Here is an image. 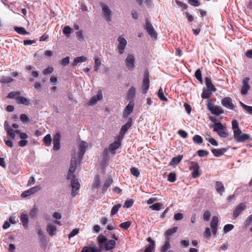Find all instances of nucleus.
Here are the masks:
<instances>
[{
	"instance_id": "nucleus-2",
	"label": "nucleus",
	"mask_w": 252,
	"mask_h": 252,
	"mask_svg": "<svg viewBox=\"0 0 252 252\" xmlns=\"http://www.w3.org/2000/svg\"><path fill=\"white\" fill-rule=\"evenodd\" d=\"M213 127L214 131L216 132L220 137L225 138L228 135L225 127L221 123H215Z\"/></svg>"
},
{
	"instance_id": "nucleus-59",
	"label": "nucleus",
	"mask_w": 252,
	"mask_h": 252,
	"mask_svg": "<svg viewBox=\"0 0 252 252\" xmlns=\"http://www.w3.org/2000/svg\"><path fill=\"white\" fill-rule=\"evenodd\" d=\"M188 2L192 6L197 7L200 5V2L198 0H188Z\"/></svg>"
},
{
	"instance_id": "nucleus-11",
	"label": "nucleus",
	"mask_w": 252,
	"mask_h": 252,
	"mask_svg": "<svg viewBox=\"0 0 252 252\" xmlns=\"http://www.w3.org/2000/svg\"><path fill=\"white\" fill-rule=\"evenodd\" d=\"M222 105L227 109L233 110L235 105L232 103V99L230 97H224L221 101Z\"/></svg>"
},
{
	"instance_id": "nucleus-32",
	"label": "nucleus",
	"mask_w": 252,
	"mask_h": 252,
	"mask_svg": "<svg viewBox=\"0 0 252 252\" xmlns=\"http://www.w3.org/2000/svg\"><path fill=\"white\" fill-rule=\"evenodd\" d=\"M205 84L208 90L213 92L216 91L215 87L212 84L211 80L209 77L205 78Z\"/></svg>"
},
{
	"instance_id": "nucleus-38",
	"label": "nucleus",
	"mask_w": 252,
	"mask_h": 252,
	"mask_svg": "<svg viewBox=\"0 0 252 252\" xmlns=\"http://www.w3.org/2000/svg\"><path fill=\"white\" fill-rule=\"evenodd\" d=\"M211 90L204 88L203 89V92L201 94V97L202 98H208L212 95Z\"/></svg>"
},
{
	"instance_id": "nucleus-62",
	"label": "nucleus",
	"mask_w": 252,
	"mask_h": 252,
	"mask_svg": "<svg viewBox=\"0 0 252 252\" xmlns=\"http://www.w3.org/2000/svg\"><path fill=\"white\" fill-rule=\"evenodd\" d=\"M211 217V213L209 211H206L203 214V219L205 221H208Z\"/></svg>"
},
{
	"instance_id": "nucleus-19",
	"label": "nucleus",
	"mask_w": 252,
	"mask_h": 252,
	"mask_svg": "<svg viewBox=\"0 0 252 252\" xmlns=\"http://www.w3.org/2000/svg\"><path fill=\"white\" fill-rule=\"evenodd\" d=\"M60 138L61 135L59 133H57L53 138V150L58 151L60 148Z\"/></svg>"
},
{
	"instance_id": "nucleus-36",
	"label": "nucleus",
	"mask_w": 252,
	"mask_h": 252,
	"mask_svg": "<svg viewBox=\"0 0 252 252\" xmlns=\"http://www.w3.org/2000/svg\"><path fill=\"white\" fill-rule=\"evenodd\" d=\"M219 219L217 216L213 217L210 222V226L211 228L218 227Z\"/></svg>"
},
{
	"instance_id": "nucleus-28",
	"label": "nucleus",
	"mask_w": 252,
	"mask_h": 252,
	"mask_svg": "<svg viewBox=\"0 0 252 252\" xmlns=\"http://www.w3.org/2000/svg\"><path fill=\"white\" fill-rule=\"evenodd\" d=\"M46 230L49 235L52 236L55 235L57 228L55 225L50 223L47 226Z\"/></svg>"
},
{
	"instance_id": "nucleus-61",
	"label": "nucleus",
	"mask_w": 252,
	"mask_h": 252,
	"mask_svg": "<svg viewBox=\"0 0 252 252\" xmlns=\"http://www.w3.org/2000/svg\"><path fill=\"white\" fill-rule=\"evenodd\" d=\"M176 174L174 173H170L168 175V180L171 182H174L176 181Z\"/></svg>"
},
{
	"instance_id": "nucleus-10",
	"label": "nucleus",
	"mask_w": 252,
	"mask_h": 252,
	"mask_svg": "<svg viewBox=\"0 0 252 252\" xmlns=\"http://www.w3.org/2000/svg\"><path fill=\"white\" fill-rule=\"evenodd\" d=\"M149 87L150 80L149 73L148 72H145L142 87V92L144 94H145L147 93Z\"/></svg>"
},
{
	"instance_id": "nucleus-14",
	"label": "nucleus",
	"mask_w": 252,
	"mask_h": 252,
	"mask_svg": "<svg viewBox=\"0 0 252 252\" xmlns=\"http://www.w3.org/2000/svg\"><path fill=\"white\" fill-rule=\"evenodd\" d=\"M102 97L103 95L102 91L101 90H99L98 91L97 94L93 96L91 98L90 101L89 102V104L91 105H93L96 104L98 101L101 100L102 99Z\"/></svg>"
},
{
	"instance_id": "nucleus-49",
	"label": "nucleus",
	"mask_w": 252,
	"mask_h": 252,
	"mask_svg": "<svg viewBox=\"0 0 252 252\" xmlns=\"http://www.w3.org/2000/svg\"><path fill=\"white\" fill-rule=\"evenodd\" d=\"M192 140L194 143L198 144H200L203 142L202 138L199 135H195L193 137Z\"/></svg>"
},
{
	"instance_id": "nucleus-30",
	"label": "nucleus",
	"mask_w": 252,
	"mask_h": 252,
	"mask_svg": "<svg viewBox=\"0 0 252 252\" xmlns=\"http://www.w3.org/2000/svg\"><path fill=\"white\" fill-rule=\"evenodd\" d=\"M97 240L99 244V248H102V250L103 249V246L107 240L106 237L102 235H100L97 237Z\"/></svg>"
},
{
	"instance_id": "nucleus-17",
	"label": "nucleus",
	"mask_w": 252,
	"mask_h": 252,
	"mask_svg": "<svg viewBox=\"0 0 252 252\" xmlns=\"http://www.w3.org/2000/svg\"><path fill=\"white\" fill-rule=\"evenodd\" d=\"M40 189V187L39 186H35L34 187L31 188L30 189L24 191L22 193L21 196L22 197H28L32 194L35 193L36 192H37V191H38Z\"/></svg>"
},
{
	"instance_id": "nucleus-52",
	"label": "nucleus",
	"mask_w": 252,
	"mask_h": 252,
	"mask_svg": "<svg viewBox=\"0 0 252 252\" xmlns=\"http://www.w3.org/2000/svg\"><path fill=\"white\" fill-rule=\"evenodd\" d=\"M7 133L8 136L11 139H14L15 136V131L12 128H8Z\"/></svg>"
},
{
	"instance_id": "nucleus-27",
	"label": "nucleus",
	"mask_w": 252,
	"mask_h": 252,
	"mask_svg": "<svg viewBox=\"0 0 252 252\" xmlns=\"http://www.w3.org/2000/svg\"><path fill=\"white\" fill-rule=\"evenodd\" d=\"M102 248H96L94 247L86 246L83 248L81 252H100Z\"/></svg>"
},
{
	"instance_id": "nucleus-21",
	"label": "nucleus",
	"mask_w": 252,
	"mask_h": 252,
	"mask_svg": "<svg viewBox=\"0 0 252 252\" xmlns=\"http://www.w3.org/2000/svg\"><path fill=\"white\" fill-rule=\"evenodd\" d=\"M131 125L132 119L129 118L127 122L122 126L120 130V134L122 135H125L127 130L131 127Z\"/></svg>"
},
{
	"instance_id": "nucleus-45",
	"label": "nucleus",
	"mask_w": 252,
	"mask_h": 252,
	"mask_svg": "<svg viewBox=\"0 0 252 252\" xmlns=\"http://www.w3.org/2000/svg\"><path fill=\"white\" fill-rule=\"evenodd\" d=\"M13 81V79L11 77L8 76H3L0 80V82L3 84H9Z\"/></svg>"
},
{
	"instance_id": "nucleus-29",
	"label": "nucleus",
	"mask_w": 252,
	"mask_h": 252,
	"mask_svg": "<svg viewBox=\"0 0 252 252\" xmlns=\"http://www.w3.org/2000/svg\"><path fill=\"white\" fill-rule=\"evenodd\" d=\"M170 237H167L165 238L164 244L160 248V252H166L167 250L170 248Z\"/></svg>"
},
{
	"instance_id": "nucleus-56",
	"label": "nucleus",
	"mask_w": 252,
	"mask_h": 252,
	"mask_svg": "<svg viewBox=\"0 0 252 252\" xmlns=\"http://www.w3.org/2000/svg\"><path fill=\"white\" fill-rule=\"evenodd\" d=\"M195 76L198 81H199L201 83H202L201 72L200 69H197L195 71Z\"/></svg>"
},
{
	"instance_id": "nucleus-18",
	"label": "nucleus",
	"mask_w": 252,
	"mask_h": 252,
	"mask_svg": "<svg viewBox=\"0 0 252 252\" xmlns=\"http://www.w3.org/2000/svg\"><path fill=\"white\" fill-rule=\"evenodd\" d=\"M134 105V103L133 101H130L129 102L128 104L126 106L124 111V117L125 118L128 117V116L132 113Z\"/></svg>"
},
{
	"instance_id": "nucleus-41",
	"label": "nucleus",
	"mask_w": 252,
	"mask_h": 252,
	"mask_svg": "<svg viewBox=\"0 0 252 252\" xmlns=\"http://www.w3.org/2000/svg\"><path fill=\"white\" fill-rule=\"evenodd\" d=\"M122 207L121 204H118L116 205H115L112 207L111 211V215L113 216L117 214L119 210V209Z\"/></svg>"
},
{
	"instance_id": "nucleus-20",
	"label": "nucleus",
	"mask_w": 252,
	"mask_h": 252,
	"mask_svg": "<svg viewBox=\"0 0 252 252\" xmlns=\"http://www.w3.org/2000/svg\"><path fill=\"white\" fill-rule=\"evenodd\" d=\"M136 89L135 87L132 86L127 91V99L130 101H133L134 98L135 97Z\"/></svg>"
},
{
	"instance_id": "nucleus-5",
	"label": "nucleus",
	"mask_w": 252,
	"mask_h": 252,
	"mask_svg": "<svg viewBox=\"0 0 252 252\" xmlns=\"http://www.w3.org/2000/svg\"><path fill=\"white\" fill-rule=\"evenodd\" d=\"M126 65L129 70L132 71L135 68V58L134 55L131 54L127 55L126 60Z\"/></svg>"
},
{
	"instance_id": "nucleus-23",
	"label": "nucleus",
	"mask_w": 252,
	"mask_h": 252,
	"mask_svg": "<svg viewBox=\"0 0 252 252\" xmlns=\"http://www.w3.org/2000/svg\"><path fill=\"white\" fill-rule=\"evenodd\" d=\"M20 220L25 228H27L28 226L29 219L27 213H22L21 214Z\"/></svg>"
},
{
	"instance_id": "nucleus-43",
	"label": "nucleus",
	"mask_w": 252,
	"mask_h": 252,
	"mask_svg": "<svg viewBox=\"0 0 252 252\" xmlns=\"http://www.w3.org/2000/svg\"><path fill=\"white\" fill-rule=\"evenodd\" d=\"M44 143L46 144V146H49L51 144L52 142V138L50 134H47L43 139Z\"/></svg>"
},
{
	"instance_id": "nucleus-1",
	"label": "nucleus",
	"mask_w": 252,
	"mask_h": 252,
	"mask_svg": "<svg viewBox=\"0 0 252 252\" xmlns=\"http://www.w3.org/2000/svg\"><path fill=\"white\" fill-rule=\"evenodd\" d=\"M232 128L234 133V138L238 142H244L249 139L250 136L249 134H242V131L239 127V123L237 120H234L232 122Z\"/></svg>"
},
{
	"instance_id": "nucleus-15",
	"label": "nucleus",
	"mask_w": 252,
	"mask_h": 252,
	"mask_svg": "<svg viewBox=\"0 0 252 252\" xmlns=\"http://www.w3.org/2000/svg\"><path fill=\"white\" fill-rule=\"evenodd\" d=\"M88 144L87 143L82 141L79 144V152L78 154V158L81 160L84 155L86 149L88 148Z\"/></svg>"
},
{
	"instance_id": "nucleus-22",
	"label": "nucleus",
	"mask_w": 252,
	"mask_h": 252,
	"mask_svg": "<svg viewBox=\"0 0 252 252\" xmlns=\"http://www.w3.org/2000/svg\"><path fill=\"white\" fill-rule=\"evenodd\" d=\"M215 189L216 191L219 193L220 195H222V193L224 191L225 189L222 182L220 181H217L215 183Z\"/></svg>"
},
{
	"instance_id": "nucleus-39",
	"label": "nucleus",
	"mask_w": 252,
	"mask_h": 252,
	"mask_svg": "<svg viewBox=\"0 0 252 252\" xmlns=\"http://www.w3.org/2000/svg\"><path fill=\"white\" fill-rule=\"evenodd\" d=\"M113 182V180L111 178H108L105 182L103 187L102 188L103 191H105L109 187Z\"/></svg>"
},
{
	"instance_id": "nucleus-12",
	"label": "nucleus",
	"mask_w": 252,
	"mask_h": 252,
	"mask_svg": "<svg viewBox=\"0 0 252 252\" xmlns=\"http://www.w3.org/2000/svg\"><path fill=\"white\" fill-rule=\"evenodd\" d=\"M249 78L245 77L242 81L243 85L241 89V93L242 94L245 95L247 94L248 91L250 89L249 85Z\"/></svg>"
},
{
	"instance_id": "nucleus-63",
	"label": "nucleus",
	"mask_w": 252,
	"mask_h": 252,
	"mask_svg": "<svg viewBox=\"0 0 252 252\" xmlns=\"http://www.w3.org/2000/svg\"><path fill=\"white\" fill-rule=\"evenodd\" d=\"M20 119L21 121L24 123L29 122L30 121L28 117L24 114L21 115Z\"/></svg>"
},
{
	"instance_id": "nucleus-40",
	"label": "nucleus",
	"mask_w": 252,
	"mask_h": 252,
	"mask_svg": "<svg viewBox=\"0 0 252 252\" xmlns=\"http://www.w3.org/2000/svg\"><path fill=\"white\" fill-rule=\"evenodd\" d=\"M94 71H97L99 69V66H100L101 64V62L100 59H99L97 57H95L94 58Z\"/></svg>"
},
{
	"instance_id": "nucleus-54",
	"label": "nucleus",
	"mask_w": 252,
	"mask_h": 252,
	"mask_svg": "<svg viewBox=\"0 0 252 252\" xmlns=\"http://www.w3.org/2000/svg\"><path fill=\"white\" fill-rule=\"evenodd\" d=\"M100 185V179L98 175H96L94 178V180L93 183L94 187L98 188Z\"/></svg>"
},
{
	"instance_id": "nucleus-57",
	"label": "nucleus",
	"mask_w": 252,
	"mask_h": 252,
	"mask_svg": "<svg viewBox=\"0 0 252 252\" xmlns=\"http://www.w3.org/2000/svg\"><path fill=\"white\" fill-rule=\"evenodd\" d=\"M133 204V201L132 199L126 200L124 205V207L126 208H129L131 207Z\"/></svg>"
},
{
	"instance_id": "nucleus-7",
	"label": "nucleus",
	"mask_w": 252,
	"mask_h": 252,
	"mask_svg": "<svg viewBox=\"0 0 252 252\" xmlns=\"http://www.w3.org/2000/svg\"><path fill=\"white\" fill-rule=\"evenodd\" d=\"M207 107L212 114L217 116H219L224 112L223 109L220 106H215L213 103H211L210 102L208 103Z\"/></svg>"
},
{
	"instance_id": "nucleus-6",
	"label": "nucleus",
	"mask_w": 252,
	"mask_h": 252,
	"mask_svg": "<svg viewBox=\"0 0 252 252\" xmlns=\"http://www.w3.org/2000/svg\"><path fill=\"white\" fill-rule=\"evenodd\" d=\"M76 168V158L73 157L72 158L70 161V165L68 170V172L67 175V179H71L72 178H74V176L73 175L74 172H75Z\"/></svg>"
},
{
	"instance_id": "nucleus-44",
	"label": "nucleus",
	"mask_w": 252,
	"mask_h": 252,
	"mask_svg": "<svg viewBox=\"0 0 252 252\" xmlns=\"http://www.w3.org/2000/svg\"><path fill=\"white\" fill-rule=\"evenodd\" d=\"M158 95L160 99V100L162 101H167V98L165 96L163 90L162 88H160L158 92Z\"/></svg>"
},
{
	"instance_id": "nucleus-60",
	"label": "nucleus",
	"mask_w": 252,
	"mask_h": 252,
	"mask_svg": "<svg viewBox=\"0 0 252 252\" xmlns=\"http://www.w3.org/2000/svg\"><path fill=\"white\" fill-rule=\"evenodd\" d=\"M197 154L200 157H204L207 156L209 153L204 150H199L197 151Z\"/></svg>"
},
{
	"instance_id": "nucleus-34",
	"label": "nucleus",
	"mask_w": 252,
	"mask_h": 252,
	"mask_svg": "<svg viewBox=\"0 0 252 252\" xmlns=\"http://www.w3.org/2000/svg\"><path fill=\"white\" fill-rule=\"evenodd\" d=\"M148 241L150 242L149 246L146 248L144 252H152L155 246V242L150 238H148Z\"/></svg>"
},
{
	"instance_id": "nucleus-24",
	"label": "nucleus",
	"mask_w": 252,
	"mask_h": 252,
	"mask_svg": "<svg viewBox=\"0 0 252 252\" xmlns=\"http://www.w3.org/2000/svg\"><path fill=\"white\" fill-rule=\"evenodd\" d=\"M121 146L120 141H117L111 143L109 146V150L112 154H115V151L119 148Z\"/></svg>"
},
{
	"instance_id": "nucleus-25",
	"label": "nucleus",
	"mask_w": 252,
	"mask_h": 252,
	"mask_svg": "<svg viewBox=\"0 0 252 252\" xmlns=\"http://www.w3.org/2000/svg\"><path fill=\"white\" fill-rule=\"evenodd\" d=\"M116 245V243L114 240H110L109 241H106V242L105 243V245L103 246V248L106 251H109L111 249H113Z\"/></svg>"
},
{
	"instance_id": "nucleus-46",
	"label": "nucleus",
	"mask_w": 252,
	"mask_h": 252,
	"mask_svg": "<svg viewBox=\"0 0 252 252\" xmlns=\"http://www.w3.org/2000/svg\"><path fill=\"white\" fill-rule=\"evenodd\" d=\"M38 212L37 207H33L30 212V216L32 218H35L37 217Z\"/></svg>"
},
{
	"instance_id": "nucleus-50",
	"label": "nucleus",
	"mask_w": 252,
	"mask_h": 252,
	"mask_svg": "<svg viewBox=\"0 0 252 252\" xmlns=\"http://www.w3.org/2000/svg\"><path fill=\"white\" fill-rule=\"evenodd\" d=\"M63 32L65 35L68 36L73 32V29H71L69 26H66L63 28Z\"/></svg>"
},
{
	"instance_id": "nucleus-53",
	"label": "nucleus",
	"mask_w": 252,
	"mask_h": 252,
	"mask_svg": "<svg viewBox=\"0 0 252 252\" xmlns=\"http://www.w3.org/2000/svg\"><path fill=\"white\" fill-rule=\"evenodd\" d=\"M130 173L133 176L137 177L140 175V172L138 168L136 167H132L130 169Z\"/></svg>"
},
{
	"instance_id": "nucleus-8",
	"label": "nucleus",
	"mask_w": 252,
	"mask_h": 252,
	"mask_svg": "<svg viewBox=\"0 0 252 252\" xmlns=\"http://www.w3.org/2000/svg\"><path fill=\"white\" fill-rule=\"evenodd\" d=\"M145 30L147 32L148 34L152 37L156 38L157 37V33L154 29L152 25L148 19H146V24L144 27Z\"/></svg>"
},
{
	"instance_id": "nucleus-26",
	"label": "nucleus",
	"mask_w": 252,
	"mask_h": 252,
	"mask_svg": "<svg viewBox=\"0 0 252 252\" xmlns=\"http://www.w3.org/2000/svg\"><path fill=\"white\" fill-rule=\"evenodd\" d=\"M227 151L225 148L214 149L212 150L213 155L216 157H220L223 155Z\"/></svg>"
},
{
	"instance_id": "nucleus-3",
	"label": "nucleus",
	"mask_w": 252,
	"mask_h": 252,
	"mask_svg": "<svg viewBox=\"0 0 252 252\" xmlns=\"http://www.w3.org/2000/svg\"><path fill=\"white\" fill-rule=\"evenodd\" d=\"M100 5L102 8V13L104 19L107 22H110L113 15L112 11L108 5L102 2L100 3Z\"/></svg>"
},
{
	"instance_id": "nucleus-48",
	"label": "nucleus",
	"mask_w": 252,
	"mask_h": 252,
	"mask_svg": "<svg viewBox=\"0 0 252 252\" xmlns=\"http://www.w3.org/2000/svg\"><path fill=\"white\" fill-rule=\"evenodd\" d=\"M162 206V204L160 203H157L151 205L149 208L152 210L159 211L161 209Z\"/></svg>"
},
{
	"instance_id": "nucleus-9",
	"label": "nucleus",
	"mask_w": 252,
	"mask_h": 252,
	"mask_svg": "<svg viewBox=\"0 0 252 252\" xmlns=\"http://www.w3.org/2000/svg\"><path fill=\"white\" fill-rule=\"evenodd\" d=\"M190 166L189 167L190 170H192V177L194 178H196L200 176V174L199 173L198 170L199 166L198 163L194 161H191Z\"/></svg>"
},
{
	"instance_id": "nucleus-42",
	"label": "nucleus",
	"mask_w": 252,
	"mask_h": 252,
	"mask_svg": "<svg viewBox=\"0 0 252 252\" xmlns=\"http://www.w3.org/2000/svg\"><path fill=\"white\" fill-rule=\"evenodd\" d=\"M14 30L16 32H17L18 33L22 34V35H26L29 34V32H27L25 29L23 27H15L14 28Z\"/></svg>"
},
{
	"instance_id": "nucleus-4",
	"label": "nucleus",
	"mask_w": 252,
	"mask_h": 252,
	"mask_svg": "<svg viewBox=\"0 0 252 252\" xmlns=\"http://www.w3.org/2000/svg\"><path fill=\"white\" fill-rule=\"evenodd\" d=\"M117 50L119 54L122 55L125 52L127 45V41L123 35H120L117 39Z\"/></svg>"
},
{
	"instance_id": "nucleus-58",
	"label": "nucleus",
	"mask_w": 252,
	"mask_h": 252,
	"mask_svg": "<svg viewBox=\"0 0 252 252\" xmlns=\"http://www.w3.org/2000/svg\"><path fill=\"white\" fill-rule=\"evenodd\" d=\"M79 232V228H74L72 231L68 234V238L70 239L75 235H76Z\"/></svg>"
},
{
	"instance_id": "nucleus-16",
	"label": "nucleus",
	"mask_w": 252,
	"mask_h": 252,
	"mask_svg": "<svg viewBox=\"0 0 252 252\" xmlns=\"http://www.w3.org/2000/svg\"><path fill=\"white\" fill-rule=\"evenodd\" d=\"M246 208L245 203H241L239 204L233 211V217L236 218Z\"/></svg>"
},
{
	"instance_id": "nucleus-51",
	"label": "nucleus",
	"mask_w": 252,
	"mask_h": 252,
	"mask_svg": "<svg viewBox=\"0 0 252 252\" xmlns=\"http://www.w3.org/2000/svg\"><path fill=\"white\" fill-rule=\"evenodd\" d=\"M234 228V225L231 224H227L224 225L223 228V232L224 233H226L231 230H232Z\"/></svg>"
},
{
	"instance_id": "nucleus-37",
	"label": "nucleus",
	"mask_w": 252,
	"mask_h": 252,
	"mask_svg": "<svg viewBox=\"0 0 252 252\" xmlns=\"http://www.w3.org/2000/svg\"><path fill=\"white\" fill-rule=\"evenodd\" d=\"M87 61V58L84 56L77 57L74 59L73 65H76L78 63H83Z\"/></svg>"
},
{
	"instance_id": "nucleus-33",
	"label": "nucleus",
	"mask_w": 252,
	"mask_h": 252,
	"mask_svg": "<svg viewBox=\"0 0 252 252\" xmlns=\"http://www.w3.org/2000/svg\"><path fill=\"white\" fill-rule=\"evenodd\" d=\"M17 102L18 104H24L25 105H28L30 103V99H29L25 97L21 96L20 95L19 97H18V100L17 101Z\"/></svg>"
},
{
	"instance_id": "nucleus-35",
	"label": "nucleus",
	"mask_w": 252,
	"mask_h": 252,
	"mask_svg": "<svg viewBox=\"0 0 252 252\" xmlns=\"http://www.w3.org/2000/svg\"><path fill=\"white\" fill-rule=\"evenodd\" d=\"M178 227L177 226L168 229L165 233V238L170 237L177 232Z\"/></svg>"
},
{
	"instance_id": "nucleus-64",
	"label": "nucleus",
	"mask_w": 252,
	"mask_h": 252,
	"mask_svg": "<svg viewBox=\"0 0 252 252\" xmlns=\"http://www.w3.org/2000/svg\"><path fill=\"white\" fill-rule=\"evenodd\" d=\"M69 63V58L66 57L64 58H63L61 61V64L63 66H66L68 65Z\"/></svg>"
},
{
	"instance_id": "nucleus-55",
	"label": "nucleus",
	"mask_w": 252,
	"mask_h": 252,
	"mask_svg": "<svg viewBox=\"0 0 252 252\" xmlns=\"http://www.w3.org/2000/svg\"><path fill=\"white\" fill-rule=\"evenodd\" d=\"M130 225H131L130 222L128 221H126V222L121 223L120 224V227L125 229V230H126L130 227Z\"/></svg>"
},
{
	"instance_id": "nucleus-31",
	"label": "nucleus",
	"mask_w": 252,
	"mask_h": 252,
	"mask_svg": "<svg viewBox=\"0 0 252 252\" xmlns=\"http://www.w3.org/2000/svg\"><path fill=\"white\" fill-rule=\"evenodd\" d=\"M183 156L182 155H179L177 157H173L170 162H169V165H175L179 163L182 160Z\"/></svg>"
},
{
	"instance_id": "nucleus-47",
	"label": "nucleus",
	"mask_w": 252,
	"mask_h": 252,
	"mask_svg": "<svg viewBox=\"0 0 252 252\" xmlns=\"http://www.w3.org/2000/svg\"><path fill=\"white\" fill-rule=\"evenodd\" d=\"M20 92H12L9 93L8 95V97L10 98H15L18 100V97H19L20 95Z\"/></svg>"
},
{
	"instance_id": "nucleus-13",
	"label": "nucleus",
	"mask_w": 252,
	"mask_h": 252,
	"mask_svg": "<svg viewBox=\"0 0 252 252\" xmlns=\"http://www.w3.org/2000/svg\"><path fill=\"white\" fill-rule=\"evenodd\" d=\"M71 185L72 187V194L75 196L78 193V190L80 188V184L77 179L72 178Z\"/></svg>"
}]
</instances>
